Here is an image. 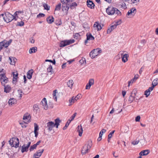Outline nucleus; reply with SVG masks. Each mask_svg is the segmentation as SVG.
Returning <instances> with one entry per match:
<instances>
[{"instance_id": "obj_62", "label": "nucleus", "mask_w": 158, "mask_h": 158, "mask_svg": "<svg viewBox=\"0 0 158 158\" xmlns=\"http://www.w3.org/2000/svg\"><path fill=\"white\" fill-rule=\"evenodd\" d=\"M133 3H135L138 2L139 1V0H131Z\"/></svg>"}, {"instance_id": "obj_25", "label": "nucleus", "mask_w": 158, "mask_h": 158, "mask_svg": "<svg viewBox=\"0 0 158 158\" xmlns=\"http://www.w3.org/2000/svg\"><path fill=\"white\" fill-rule=\"evenodd\" d=\"M29 148L27 146H25V145L24 144L21 147V151L22 153L24 152H27L28 151Z\"/></svg>"}, {"instance_id": "obj_60", "label": "nucleus", "mask_w": 158, "mask_h": 158, "mask_svg": "<svg viewBox=\"0 0 158 158\" xmlns=\"http://www.w3.org/2000/svg\"><path fill=\"white\" fill-rule=\"evenodd\" d=\"M94 40V37L93 36H92L91 34L89 33V40Z\"/></svg>"}, {"instance_id": "obj_1", "label": "nucleus", "mask_w": 158, "mask_h": 158, "mask_svg": "<svg viewBox=\"0 0 158 158\" xmlns=\"http://www.w3.org/2000/svg\"><path fill=\"white\" fill-rule=\"evenodd\" d=\"M106 12L109 15H112L114 14L121 15V13L120 11L116 8L111 6H109L106 9Z\"/></svg>"}, {"instance_id": "obj_11", "label": "nucleus", "mask_w": 158, "mask_h": 158, "mask_svg": "<svg viewBox=\"0 0 158 158\" xmlns=\"http://www.w3.org/2000/svg\"><path fill=\"white\" fill-rule=\"evenodd\" d=\"M103 27V25H100L98 22H95L94 25V27L96 28L98 31L101 30Z\"/></svg>"}, {"instance_id": "obj_7", "label": "nucleus", "mask_w": 158, "mask_h": 158, "mask_svg": "<svg viewBox=\"0 0 158 158\" xmlns=\"http://www.w3.org/2000/svg\"><path fill=\"white\" fill-rule=\"evenodd\" d=\"M47 124L46 127L47 128L48 130L49 131H52L53 128L55 127L54 123L52 121L49 122L47 123Z\"/></svg>"}, {"instance_id": "obj_29", "label": "nucleus", "mask_w": 158, "mask_h": 158, "mask_svg": "<svg viewBox=\"0 0 158 158\" xmlns=\"http://www.w3.org/2000/svg\"><path fill=\"white\" fill-rule=\"evenodd\" d=\"M73 84V80L72 79L69 80L67 83V86L70 89L72 88Z\"/></svg>"}, {"instance_id": "obj_33", "label": "nucleus", "mask_w": 158, "mask_h": 158, "mask_svg": "<svg viewBox=\"0 0 158 158\" xmlns=\"http://www.w3.org/2000/svg\"><path fill=\"white\" fill-rule=\"evenodd\" d=\"M9 59L10 61V64L12 65H14L15 63V60L17 59L12 57H9Z\"/></svg>"}, {"instance_id": "obj_36", "label": "nucleus", "mask_w": 158, "mask_h": 158, "mask_svg": "<svg viewBox=\"0 0 158 158\" xmlns=\"http://www.w3.org/2000/svg\"><path fill=\"white\" fill-rule=\"evenodd\" d=\"M157 84H158V78H156L153 80L152 83V85L155 87Z\"/></svg>"}, {"instance_id": "obj_17", "label": "nucleus", "mask_w": 158, "mask_h": 158, "mask_svg": "<svg viewBox=\"0 0 158 158\" xmlns=\"http://www.w3.org/2000/svg\"><path fill=\"white\" fill-rule=\"evenodd\" d=\"M44 151V150L43 149L38 150L34 154V155L40 158V157L41 156Z\"/></svg>"}, {"instance_id": "obj_53", "label": "nucleus", "mask_w": 158, "mask_h": 158, "mask_svg": "<svg viewBox=\"0 0 158 158\" xmlns=\"http://www.w3.org/2000/svg\"><path fill=\"white\" fill-rule=\"evenodd\" d=\"M24 22L22 21H21L20 22H18V24L17 26L22 27L24 25Z\"/></svg>"}, {"instance_id": "obj_43", "label": "nucleus", "mask_w": 158, "mask_h": 158, "mask_svg": "<svg viewBox=\"0 0 158 158\" xmlns=\"http://www.w3.org/2000/svg\"><path fill=\"white\" fill-rule=\"evenodd\" d=\"M5 48V45L3 41L0 42V52L1 50L4 48Z\"/></svg>"}, {"instance_id": "obj_34", "label": "nucleus", "mask_w": 158, "mask_h": 158, "mask_svg": "<svg viewBox=\"0 0 158 158\" xmlns=\"http://www.w3.org/2000/svg\"><path fill=\"white\" fill-rule=\"evenodd\" d=\"M62 4H69L70 2H72L73 0H60Z\"/></svg>"}, {"instance_id": "obj_26", "label": "nucleus", "mask_w": 158, "mask_h": 158, "mask_svg": "<svg viewBox=\"0 0 158 158\" xmlns=\"http://www.w3.org/2000/svg\"><path fill=\"white\" fill-rule=\"evenodd\" d=\"M55 126L56 127V128H57L58 126L60 125V123L61 122V120H60L59 118H58L55 119Z\"/></svg>"}, {"instance_id": "obj_28", "label": "nucleus", "mask_w": 158, "mask_h": 158, "mask_svg": "<svg viewBox=\"0 0 158 158\" xmlns=\"http://www.w3.org/2000/svg\"><path fill=\"white\" fill-rule=\"evenodd\" d=\"M16 102L17 101L15 99L13 98H11L10 99H9V100L8 104L10 105H12L13 104L16 103Z\"/></svg>"}, {"instance_id": "obj_50", "label": "nucleus", "mask_w": 158, "mask_h": 158, "mask_svg": "<svg viewBox=\"0 0 158 158\" xmlns=\"http://www.w3.org/2000/svg\"><path fill=\"white\" fill-rule=\"evenodd\" d=\"M45 15L43 13H40L37 15V18H41V17H44Z\"/></svg>"}, {"instance_id": "obj_22", "label": "nucleus", "mask_w": 158, "mask_h": 158, "mask_svg": "<svg viewBox=\"0 0 158 158\" xmlns=\"http://www.w3.org/2000/svg\"><path fill=\"white\" fill-rule=\"evenodd\" d=\"M77 131L79 133V135L81 136L82 134L83 130L81 126H78L77 127Z\"/></svg>"}, {"instance_id": "obj_64", "label": "nucleus", "mask_w": 158, "mask_h": 158, "mask_svg": "<svg viewBox=\"0 0 158 158\" xmlns=\"http://www.w3.org/2000/svg\"><path fill=\"white\" fill-rule=\"evenodd\" d=\"M71 25L74 26V27H76V23H75L73 22V21H71Z\"/></svg>"}, {"instance_id": "obj_38", "label": "nucleus", "mask_w": 158, "mask_h": 158, "mask_svg": "<svg viewBox=\"0 0 158 158\" xmlns=\"http://www.w3.org/2000/svg\"><path fill=\"white\" fill-rule=\"evenodd\" d=\"M4 69H2V70L0 71V73H1L0 74V76L1 77H6V73L5 72H4L3 71Z\"/></svg>"}, {"instance_id": "obj_61", "label": "nucleus", "mask_w": 158, "mask_h": 158, "mask_svg": "<svg viewBox=\"0 0 158 158\" xmlns=\"http://www.w3.org/2000/svg\"><path fill=\"white\" fill-rule=\"evenodd\" d=\"M140 118V116H138L136 117L135 120L136 122H139V121Z\"/></svg>"}, {"instance_id": "obj_32", "label": "nucleus", "mask_w": 158, "mask_h": 158, "mask_svg": "<svg viewBox=\"0 0 158 158\" xmlns=\"http://www.w3.org/2000/svg\"><path fill=\"white\" fill-rule=\"evenodd\" d=\"M37 48L36 47H33L30 48L29 50V53L30 54H31L33 53H35L37 51Z\"/></svg>"}, {"instance_id": "obj_15", "label": "nucleus", "mask_w": 158, "mask_h": 158, "mask_svg": "<svg viewBox=\"0 0 158 158\" xmlns=\"http://www.w3.org/2000/svg\"><path fill=\"white\" fill-rule=\"evenodd\" d=\"M0 81L2 85L5 86V84L8 81V78L6 77H1L0 79Z\"/></svg>"}, {"instance_id": "obj_13", "label": "nucleus", "mask_w": 158, "mask_h": 158, "mask_svg": "<svg viewBox=\"0 0 158 158\" xmlns=\"http://www.w3.org/2000/svg\"><path fill=\"white\" fill-rule=\"evenodd\" d=\"M34 133L35 135V137H37L38 136V130L39 129V127L38 125L37 124L35 123H34Z\"/></svg>"}, {"instance_id": "obj_18", "label": "nucleus", "mask_w": 158, "mask_h": 158, "mask_svg": "<svg viewBox=\"0 0 158 158\" xmlns=\"http://www.w3.org/2000/svg\"><path fill=\"white\" fill-rule=\"evenodd\" d=\"M150 151L149 150H145L142 151L139 153L140 156H146L148 155L150 153Z\"/></svg>"}, {"instance_id": "obj_49", "label": "nucleus", "mask_w": 158, "mask_h": 158, "mask_svg": "<svg viewBox=\"0 0 158 158\" xmlns=\"http://www.w3.org/2000/svg\"><path fill=\"white\" fill-rule=\"evenodd\" d=\"M94 80L93 79H89V89L91 86L94 85Z\"/></svg>"}, {"instance_id": "obj_9", "label": "nucleus", "mask_w": 158, "mask_h": 158, "mask_svg": "<svg viewBox=\"0 0 158 158\" xmlns=\"http://www.w3.org/2000/svg\"><path fill=\"white\" fill-rule=\"evenodd\" d=\"M69 4H62L61 7L62 11L63 12H65L66 14H67L69 8Z\"/></svg>"}, {"instance_id": "obj_55", "label": "nucleus", "mask_w": 158, "mask_h": 158, "mask_svg": "<svg viewBox=\"0 0 158 158\" xmlns=\"http://www.w3.org/2000/svg\"><path fill=\"white\" fill-rule=\"evenodd\" d=\"M139 142V140H135L132 141L131 143L132 144L134 145H135L137 144Z\"/></svg>"}, {"instance_id": "obj_44", "label": "nucleus", "mask_w": 158, "mask_h": 158, "mask_svg": "<svg viewBox=\"0 0 158 158\" xmlns=\"http://www.w3.org/2000/svg\"><path fill=\"white\" fill-rule=\"evenodd\" d=\"M57 93V90L56 89V90H54L53 92V93H52V95H53V98L54 99H56H56H57L56 97V93Z\"/></svg>"}, {"instance_id": "obj_47", "label": "nucleus", "mask_w": 158, "mask_h": 158, "mask_svg": "<svg viewBox=\"0 0 158 158\" xmlns=\"http://www.w3.org/2000/svg\"><path fill=\"white\" fill-rule=\"evenodd\" d=\"M52 67L51 65H49V67L47 69V72L48 73H52Z\"/></svg>"}, {"instance_id": "obj_39", "label": "nucleus", "mask_w": 158, "mask_h": 158, "mask_svg": "<svg viewBox=\"0 0 158 158\" xmlns=\"http://www.w3.org/2000/svg\"><path fill=\"white\" fill-rule=\"evenodd\" d=\"M71 120H70V119H69L68 120L67 123H66L65 126L63 128V130H65V129H67V127L69 126V124L71 123Z\"/></svg>"}, {"instance_id": "obj_57", "label": "nucleus", "mask_w": 158, "mask_h": 158, "mask_svg": "<svg viewBox=\"0 0 158 158\" xmlns=\"http://www.w3.org/2000/svg\"><path fill=\"white\" fill-rule=\"evenodd\" d=\"M79 62L81 64H84V62L85 63L86 61L85 58H82L81 60H80Z\"/></svg>"}, {"instance_id": "obj_19", "label": "nucleus", "mask_w": 158, "mask_h": 158, "mask_svg": "<svg viewBox=\"0 0 158 158\" xmlns=\"http://www.w3.org/2000/svg\"><path fill=\"white\" fill-rule=\"evenodd\" d=\"M31 116L29 114H28V113H27V114H24L23 119L24 120H27V122H30L31 121L30 120V119L31 118Z\"/></svg>"}, {"instance_id": "obj_3", "label": "nucleus", "mask_w": 158, "mask_h": 158, "mask_svg": "<svg viewBox=\"0 0 158 158\" xmlns=\"http://www.w3.org/2000/svg\"><path fill=\"white\" fill-rule=\"evenodd\" d=\"M102 52V49L100 48H97L93 50L89 53V56L92 59L94 58Z\"/></svg>"}, {"instance_id": "obj_45", "label": "nucleus", "mask_w": 158, "mask_h": 158, "mask_svg": "<svg viewBox=\"0 0 158 158\" xmlns=\"http://www.w3.org/2000/svg\"><path fill=\"white\" fill-rule=\"evenodd\" d=\"M150 92L149 90L147 89L144 92V95L146 97H148L150 94Z\"/></svg>"}, {"instance_id": "obj_41", "label": "nucleus", "mask_w": 158, "mask_h": 158, "mask_svg": "<svg viewBox=\"0 0 158 158\" xmlns=\"http://www.w3.org/2000/svg\"><path fill=\"white\" fill-rule=\"evenodd\" d=\"M94 4L92 1L89 0V8L91 9H93L94 8Z\"/></svg>"}, {"instance_id": "obj_63", "label": "nucleus", "mask_w": 158, "mask_h": 158, "mask_svg": "<svg viewBox=\"0 0 158 158\" xmlns=\"http://www.w3.org/2000/svg\"><path fill=\"white\" fill-rule=\"evenodd\" d=\"M155 87L154 85H152L151 87H149V88L148 89V90H149L150 92L151 91H152L153 90L154 88Z\"/></svg>"}, {"instance_id": "obj_35", "label": "nucleus", "mask_w": 158, "mask_h": 158, "mask_svg": "<svg viewBox=\"0 0 158 158\" xmlns=\"http://www.w3.org/2000/svg\"><path fill=\"white\" fill-rule=\"evenodd\" d=\"M55 23L57 25H60L62 24L61 19L60 18H58L55 21Z\"/></svg>"}, {"instance_id": "obj_59", "label": "nucleus", "mask_w": 158, "mask_h": 158, "mask_svg": "<svg viewBox=\"0 0 158 158\" xmlns=\"http://www.w3.org/2000/svg\"><path fill=\"white\" fill-rule=\"evenodd\" d=\"M115 131V130H113L108 135V137H109V138H111L112 134L114 133Z\"/></svg>"}, {"instance_id": "obj_21", "label": "nucleus", "mask_w": 158, "mask_h": 158, "mask_svg": "<svg viewBox=\"0 0 158 158\" xmlns=\"http://www.w3.org/2000/svg\"><path fill=\"white\" fill-rule=\"evenodd\" d=\"M4 91L6 93H8L10 92L11 90V87L9 85H5L4 86Z\"/></svg>"}, {"instance_id": "obj_5", "label": "nucleus", "mask_w": 158, "mask_h": 158, "mask_svg": "<svg viewBox=\"0 0 158 158\" xmlns=\"http://www.w3.org/2000/svg\"><path fill=\"white\" fill-rule=\"evenodd\" d=\"M5 16L3 18V20L7 23H9L12 20V18L13 15L8 12H6L5 13Z\"/></svg>"}, {"instance_id": "obj_20", "label": "nucleus", "mask_w": 158, "mask_h": 158, "mask_svg": "<svg viewBox=\"0 0 158 158\" xmlns=\"http://www.w3.org/2000/svg\"><path fill=\"white\" fill-rule=\"evenodd\" d=\"M46 21L48 23L51 24L54 21V19L52 16H49L46 18Z\"/></svg>"}, {"instance_id": "obj_23", "label": "nucleus", "mask_w": 158, "mask_h": 158, "mask_svg": "<svg viewBox=\"0 0 158 158\" xmlns=\"http://www.w3.org/2000/svg\"><path fill=\"white\" fill-rule=\"evenodd\" d=\"M88 145L89 144H88L87 145H85L83 147L81 151V153L82 155L85 154L88 152V151L89 150L88 148Z\"/></svg>"}, {"instance_id": "obj_52", "label": "nucleus", "mask_w": 158, "mask_h": 158, "mask_svg": "<svg viewBox=\"0 0 158 158\" xmlns=\"http://www.w3.org/2000/svg\"><path fill=\"white\" fill-rule=\"evenodd\" d=\"M23 13V11H16L14 14V15H15V16H17L19 14H21Z\"/></svg>"}, {"instance_id": "obj_6", "label": "nucleus", "mask_w": 158, "mask_h": 158, "mask_svg": "<svg viewBox=\"0 0 158 158\" xmlns=\"http://www.w3.org/2000/svg\"><path fill=\"white\" fill-rule=\"evenodd\" d=\"M136 12V9L135 8H132L130 10L126 15V16H132V17L134 16Z\"/></svg>"}, {"instance_id": "obj_31", "label": "nucleus", "mask_w": 158, "mask_h": 158, "mask_svg": "<svg viewBox=\"0 0 158 158\" xmlns=\"http://www.w3.org/2000/svg\"><path fill=\"white\" fill-rule=\"evenodd\" d=\"M3 42H4V44L5 45V48H7L8 46L10 44V43H11L12 41V40L10 39L9 40V41H7L6 40H4L3 41Z\"/></svg>"}, {"instance_id": "obj_16", "label": "nucleus", "mask_w": 158, "mask_h": 158, "mask_svg": "<svg viewBox=\"0 0 158 158\" xmlns=\"http://www.w3.org/2000/svg\"><path fill=\"white\" fill-rule=\"evenodd\" d=\"M78 99V98L77 97L74 98V97H72L71 99H70L69 100V106H71L73 104L75 101H77Z\"/></svg>"}, {"instance_id": "obj_51", "label": "nucleus", "mask_w": 158, "mask_h": 158, "mask_svg": "<svg viewBox=\"0 0 158 158\" xmlns=\"http://www.w3.org/2000/svg\"><path fill=\"white\" fill-rule=\"evenodd\" d=\"M46 61H48L52 63L53 64H56V60L55 59H54L53 60H45Z\"/></svg>"}, {"instance_id": "obj_10", "label": "nucleus", "mask_w": 158, "mask_h": 158, "mask_svg": "<svg viewBox=\"0 0 158 158\" xmlns=\"http://www.w3.org/2000/svg\"><path fill=\"white\" fill-rule=\"evenodd\" d=\"M118 22H116L115 23L114 25H112L110 26V28H109L107 31V34L110 33L113 30L115 29L117 25H118Z\"/></svg>"}, {"instance_id": "obj_4", "label": "nucleus", "mask_w": 158, "mask_h": 158, "mask_svg": "<svg viewBox=\"0 0 158 158\" xmlns=\"http://www.w3.org/2000/svg\"><path fill=\"white\" fill-rule=\"evenodd\" d=\"M75 40L74 39H70L69 40H64L61 41L60 43L59 46L60 47H63L66 46L70 45L74 43Z\"/></svg>"}, {"instance_id": "obj_2", "label": "nucleus", "mask_w": 158, "mask_h": 158, "mask_svg": "<svg viewBox=\"0 0 158 158\" xmlns=\"http://www.w3.org/2000/svg\"><path fill=\"white\" fill-rule=\"evenodd\" d=\"M9 144L12 147H14L16 148L19 147V139L16 137H13L9 141Z\"/></svg>"}, {"instance_id": "obj_8", "label": "nucleus", "mask_w": 158, "mask_h": 158, "mask_svg": "<svg viewBox=\"0 0 158 158\" xmlns=\"http://www.w3.org/2000/svg\"><path fill=\"white\" fill-rule=\"evenodd\" d=\"M40 105H42L44 109L47 110L48 109L47 101L45 98H44L40 102Z\"/></svg>"}, {"instance_id": "obj_46", "label": "nucleus", "mask_w": 158, "mask_h": 158, "mask_svg": "<svg viewBox=\"0 0 158 158\" xmlns=\"http://www.w3.org/2000/svg\"><path fill=\"white\" fill-rule=\"evenodd\" d=\"M80 36L79 33H76L73 35V37L76 39H77Z\"/></svg>"}, {"instance_id": "obj_42", "label": "nucleus", "mask_w": 158, "mask_h": 158, "mask_svg": "<svg viewBox=\"0 0 158 158\" xmlns=\"http://www.w3.org/2000/svg\"><path fill=\"white\" fill-rule=\"evenodd\" d=\"M37 146L35 144L31 145L30 148L29 150L30 152L33 151L34 149H36Z\"/></svg>"}, {"instance_id": "obj_24", "label": "nucleus", "mask_w": 158, "mask_h": 158, "mask_svg": "<svg viewBox=\"0 0 158 158\" xmlns=\"http://www.w3.org/2000/svg\"><path fill=\"white\" fill-rule=\"evenodd\" d=\"M129 56L127 54H124L123 55H122V61L125 63L127 61L128 59L127 58Z\"/></svg>"}, {"instance_id": "obj_37", "label": "nucleus", "mask_w": 158, "mask_h": 158, "mask_svg": "<svg viewBox=\"0 0 158 158\" xmlns=\"http://www.w3.org/2000/svg\"><path fill=\"white\" fill-rule=\"evenodd\" d=\"M33 108H34V111H35L36 113H37L40 111L39 108L37 104H35L33 106Z\"/></svg>"}, {"instance_id": "obj_14", "label": "nucleus", "mask_w": 158, "mask_h": 158, "mask_svg": "<svg viewBox=\"0 0 158 158\" xmlns=\"http://www.w3.org/2000/svg\"><path fill=\"white\" fill-rule=\"evenodd\" d=\"M12 73L13 76L12 82L14 84L16 82L18 78V74L17 72H13Z\"/></svg>"}, {"instance_id": "obj_58", "label": "nucleus", "mask_w": 158, "mask_h": 158, "mask_svg": "<svg viewBox=\"0 0 158 158\" xmlns=\"http://www.w3.org/2000/svg\"><path fill=\"white\" fill-rule=\"evenodd\" d=\"M77 114L76 113H75L72 115V116L70 117L71 120H71V121L72 120H73L74 118L75 117L76 115Z\"/></svg>"}, {"instance_id": "obj_56", "label": "nucleus", "mask_w": 158, "mask_h": 158, "mask_svg": "<svg viewBox=\"0 0 158 158\" xmlns=\"http://www.w3.org/2000/svg\"><path fill=\"white\" fill-rule=\"evenodd\" d=\"M94 115L93 114L92 115V116L91 117V119H90V122L91 123H92V124H93L95 122V121L93 120V119H94Z\"/></svg>"}, {"instance_id": "obj_27", "label": "nucleus", "mask_w": 158, "mask_h": 158, "mask_svg": "<svg viewBox=\"0 0 158 158\" xmlns=\"http://www.w3.org/2000/svg\"><path fill=\"white\" fill-rule=\"evenodd\" d=\"M33 73V70L31 69L29 70L27 72V77L28 79H30L32 78V75Z\"/></svg>"}, {"instance_id": "obj_12", "label": "nucleus", "mask_w": 158, "mask_h": 158, "mask_svg": "<svg viewBox=\"0 0 158 158\" xmlns=\"http://www.w3.org/2000/svg\"><path fill=\"white\" fill-rule=\"evenodd\" d=\"M134 91H132L129 98L128 101L129 102V103H131L135 99L136 94L135 92L134 93Z\"/></svg>"}, {"instance_id": "obj_40", "label": "nucleus", "mask_w": 158, "mask_h": 158, "mask_svg": "<svg viewBox=\"0 0 158 158\" xmlns=\"http://www.w3.org/2000/svg\"><path fill=\"white\" fill-rule=\"evenodd\" d=\"M61 4L60 3H59L58 5H56V8H55V10H60L61 8Z\"/></svg>"}, {"instance_id": "obj_54", "label": "nucleus", "mask_w": 158, "mask_h": 158, "mask_svg": "<svg viewBox=\"0 0 158 158\" xmlns=\"http://www.w3.org/2000/svg\"><path fill=\"white\" fill-rule=\"evenodd\" d=\"M86 39L85 41V44L86 45L88 43V41L89 40V33H88L86 34Z\"/></svg>"}, {"instance_id": "obj_30", "label": "nucleus", "mask_w": 158, "mask_h": 158, "mask_svg": "<svg viewBox=\"0 0 158 158\" xmlns=\"http://www.w3.org/2000/svg\"><path fill=\"white\" fill-rule=\"evenodd\" d=\"M77 4L76 2L72 3L71 4H69V7L71 9H73L76 8L77 6Z\"/></svg>"}, {"instance_id": "obj_48", "label": "nucleus", "mask_w": 158, "mask_h": 158, "mask_svg": "<svg viewBox=\"0 0 158 158\" xmlns=\"http://www.w3.org/2000/svg\"><path fill=\"white\" fill-rule=\"evenodd\" d=\"M43 6L44 9L45 10H50V6H48V5L46 4H44Z\"/></svg>"}]
</instances>
